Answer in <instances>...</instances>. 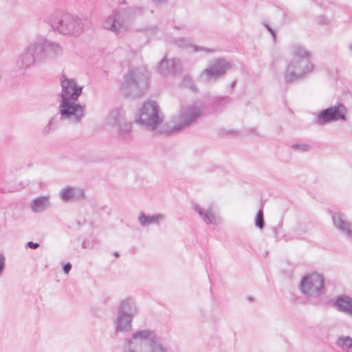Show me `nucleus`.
<instances>
[{"instance_id": "f257e3e1", "label": "nucleus", "mask_w": 352, "mask_h": 352, "mask_svg": "<svg viewBox=\"0 0 352 352\" xmlns=\"http://www.w3.org/2000/svg\"><path fill=\"white\" fill-rule=\"evenodd\" d=\"M63 52V47L58 43L40 38L24 49L16 60V66L19 69H28L48 59L55 58Z\"/></svg>"}, {"instance_id": "f03ea898", "label": "nucleus", "mask_w": 352, "mask_h": 352, "mask_svg": "<svg viewBox=\"0 0 352 352\" xmlns=\"http://www.w3.org/2000/svg\"><path fill=\"white\" fill-rule=\"evenodd\" d=\"M62 91L59 105L60 120H68L78 123L84 116L85 107L78 103L82 94V87L78 86L74 79L63 76Z\"/></svg>"}, {"instance_id": "7ed1b4c3", "label": "nucleus", "mask_w": 352, "mask_h": 352, "mask_svg": "<svg viewBox=\"0 0 352 352\" xmlns=\"http://www.w3.org/2000/svg\"><path fill=\"white\" fill-rule=\"evenodd\" d=\"M123 352H167V349L157 341L154 331L138 330L124 339Z\"/></svg>"}, {"instance_id": "20e7f679", "label": "nucleus", "mask_w": 352, "mask_h": 352, "mask_svg": "<svg viewBox=\"0 0 352 352\" xmlns=\"http://www.w3.org/2000/svg\"><path fill=\"white\" fill-rule=\"evenodd\" d=\"M149 80L150 75L145 68L131 69L123 76L120 92L126 98H139L146 91Z\"/></svg>"}, {"instance_id": "39448f33", "label": "nucleus", "mask_w": 352, "mask_h": 352, "mask_svg": "<svg viewBox=\"0 0 352 352\" xmlns=\"http://www.w3.org/2000/svg\"><path fill=\"white\" fill-rule=\"evenodd\" d=\"M51 28L63 35L79 36L83 32L84 25L81 19L62 10H55L47 17Z\"/></svg>"}, {"instance_id": "423d86ee", "label": "nucleus", "mask_w": 352, "mask_h": 352, "mask_svg": "<svg viewBox=\"0 0 352 352\" xmlns=\"http://www.w3.org/2000/svg\"><path fill=\"white\" fill-rule=\"evenodd\" d=\"M294 57L285 72L286 84L293 82L310 73L314 65L311 63L310 53L300 45L294 46Z\"/></svg>"}, {"instance_id": "0eeeda50", "label": "nucleus", "mask_w": 352, "mask_h": 352, "mask_svg": "<svg viewBox=\"0 0 352 352\" xmlns=\"http://www.w3.org/2000/svg\"><path fill=\"white\" fill-rule=\"evenodd\" d=\"M145 10L142 6L127 7L115 10L112 14L103 22L104 29L111 30L117 35L128 30L131 22L138 16L144 14Z\"/></svg>"}, {"instance_id": "6e6552de", "label": "nucleus", "mask_w": 352, "mask_h": 352, "mask_svg": "<svg viewBox=\"0 0 352 352\" xmlns=\"http://www.w3.org/2000/svg\"><path fill=\"white\" fill-rule=\"evenodd\" d=\"M138 312L136 302L132 298L122 300L118 308L117 318L114 320L116 332H129L132 321Z\"/></svg>"}, {"instance_id": "1a4fd4ad", "label": "nucleus", "mask_w": 352, "mask_h": 352, "mask_svg": "<svg viewBox=\"0 0 352 352\" xmlns=\"http://www.w3.org/2000/svg\"><path fill=\"white\" fill-rule=\"evenodd\" d=\"M163 120L156 102L148 100L140 108L136 122L146 129L153 131L162 123Z\"/></svg>"}, {"instance_id": "9d476101", "label": "nucleus", "mask_w": 352, "mask_h": 352, "mask_svg": "<svg viewBox=\"0 0 352 352\" xmlns=\"http://www.w3.org/2000/svg\"><path fill=\"white\" fill-rule=\"evenodd\" d=\"M299 289L307 297L320 296L324 293V280L322 276L318 273L303 276L300 281Z\"/></svg>"}, {"instance_id": "9b49d317", "label": "nucleus", "mask_w": 352, "mask_h": 352, "mask_svg": "<svg viewBox=\"0 0 352 352\" xmlns=\"http://www.w3.org/2000/svg\"><path fill=\"white\" fill-rule=\"evenodd\" d=\"M204 106L197 104L182 106L177 118V122L172 131H179L188 127L195 122L203 113Z\"/></svg>"}, {"instance_id": "f8f14e48", "label": "nucleus", "mask_w": 352, "mask_h": 352, "mask_svg": "<svg viewBox=\"0 0 352 352\" xmlns=\"http://www.w3.org/2000/svg\"><path fill=\"white\" fill-rule=\"evenodd\" d=\"M232 68V65L229 60L224 58H217L210 61L208 67L202 71L201 76L207 82L217 81Z\"/></svg>"}, {"instance_id": "ddd939ff", "label": "nucleus", "mask_w": 352, "mask_h": 352, "mask_svg": "<svg viewBox=\"0 0 352 352\" xmlns=\"http://www.w3.org/2000/svg\"><path fill=\"white\" fill-rule=\"evenodd\" d=\"M347 109L345 106L338 102L336 105L321 110L316 114L315 122L324 126L338 120H346Z\"/></svg>"}, {"instance_id": "4468645a", "label": "nucleus", "mask_w": 352, "mask_h": 352, "mask_svg": "<svg viewBox=\"0 0 352 352\" xmlns=\"http://www.w3.org/2000/svg\"><path fill=\"white\" fill-rule=\"evenodd\" d=\"M59 197L64 202H77L84 199L85 195L81 188L67 186L60 191Z\"/></svg>"}, {"instance_id": "2eb2a0df", "label": "nucleus", "mask_w": 352, "mask_h": 352, "mask_svg": "<svg viewBox=\"0 0 352 352\" xmlns=\"http://www.w3.org/2000/svg\"><path fill=\"white\" fill-rule=\"evenodd\" d=\"M180 68L181 61L179 59L173 58L169 61L164 58L160 63L158 72L164 76H175L179 72Z\"/></svg>"}, {"instance_id": "dca6fc26", "label": "nucleus", "mask_w": 352, "mask_h": 352, "mask_svg": "<svg viewBox=\"0 0 352 352\" xmlns=\"http://www.w3.org/2000/svg\"><path fill=\"white\" fill-rule=\"evenodd\" d=\"M333 225L342 232H345L352 238V225L344 219V216L340 212H331Z\"/></svg>"}, {"instance_id": "f3484780", "label": "nucleus", "mask_w": 352, "mask_h": 352, "mask_svg": "<svg viewBox=\"0 0 352 352\" xmlns=\"http://www.w3.org/2000/svg\"><path fill=\"white\" fill-rule=\"evenodd\" d=\"M333 305L338 311L352 316V298L346 295L338 296L333 302Z\"/></svg>"}, {"instance_id": "a211bd4d", "label": "nucleus", "mask_w": 352, "mask_h": 352, "mask_svg": "<svg viewBox=\"0 0 352 352\" xmlns=\"http://www.w3.org/2000/svg\"><path fill=\"white\" fill-rule=\"evenodd\" d=\"M192 208L199 214L204 222L207 224L217 223L216 217L212 212V208L211 206L205 211L199 205L194 204L192 205Z\"/></svg>"}, {"instance_id": "6ab92c4d", "label": "nucleus", "mask_w": 352, "mask_h": 352, "mask_svg": "<svg viewBox=\"0 0 352 352\" xmlns=\"http://www.w3.org/2000/svg\"><path fill=\"white\" fill-rule=\"evenodd\" d=\"M192 208L199 214L204 222L207 224L217 223L216 217L212 212V208L211 206L205 211L199 205L194 204L192 205Z\"/></svg>"}, {"instance_id": "aec40b11", "label": "nucleus", "mask_w": 352, "mask_h": 352, "mask_svg": "<svg viewBox=\"0 0 352 352\" xmlns=\"http://www.w3.org/2000/svg\"><path fill=\"white\" fill-rule=\"evenodd\" d=\"M124 111L122 108H116L113 109L107 118V122L114 126L120 125L125 121L124 116Z\"/></svg>"}, {"instance_id": "412c9836", "label": "nucleus", "mask_w": 352, "mask_h": 352, "mask_svg": "<svg viewBox=\"0 0 352 352\" xmlns=\"http://www.w3.org/2000/svg\"><path fill=\"white\" fill-rule=\"evenodd\" d=\"M164 219V216L160 213L153 215H146L144 212H141L138 217V221L143 227L147 226L152 223L159 224L160 221Z\"/></svg>"}, {"instance_id": "4be33fe9", "label": "nucleus", "mask_w": 352, "mask_h": 352, "mask_svg": "<svg viewBox=\"0 0 352 352\" xmlns=\"http://www.w3.org/2000/svg\"><path fill=\"white\" fill-rule=\"evenodd\" d=\"M175 44L182 48H187V47H191L195 52H205L207 53H211L214 52V50L205 47H199L198 45H192L190 44L188 41L185 38H175Z\"/></svg>"}, {"instance_id": "5701e85b", "label": "nucleus", "mask_w": 352, "mask_h": 352, "mask_svg": "<svg viewBox=\"0 0 352 352\" xmlns=\"http://www.w3.org/2000/svg\"><path fill=\"white\" fill-rule=\"evenodd\" d=\"M206 102L217 109L222 107L226 104L230 103L232 98L228 96H207L205 98Z\"/></svg>"}, {"instance_id": "b1692460", "label": "nucleus", "mask_w": 352, "mask_h": 352, "mask_svg": "<svg viewBox=\"0 0 352 352\" xmlns=\"http://www.w3.org/2000/svg\"><path fill=\"white\" fill-rule=\"evenodd\" d=\"M49 206V199L45 196H40L31 202V208L34 212H41Z\"/></svg>"}, {"instance_id": "393cba45", "label": "nucleus", "mask_w": 352, "mask_h": 352, "mask_svg": "<svg viewBox=\"0 0 352 352\" xmlns=\"http://www.w3.org/2000/svg\"><path fill=\"white\" fill-rule=\"evenodd\" d=\"M118 128V136L120 139L125 140L129 138L131 131V124L124 121L120 125L116 126Z\"/></svg>"}, {"instance_id": "a878e982", "label": "nucleus", "mask_w": 352, "mask_h": 352, "mask_svg": "<svg viewBox=\"0 0 352 352\" xmlns=\"http://www.w3.org/2000/svg\"><path fill=\"white\" fill-rule=\"evenodd\" d=\"M336 344L346 352H352V338L349 336H340Z\"/></svg>"}, {"instance_id": "bb28decb", "label": "nucleus", "mask_w": 352, "mask_h": 352, "mask_svg": "<svg viewBox=\"0 0 352 352\" xmlns=\"http://www.w3.org/2000/svg\"><path fill=\"white\" fill-rule=\"evenodd\" d=\"M60 117L58 114L54 116L49 120L48 124L43 128V134L46 135L50 133L51 131L56 129L58 127V122Z\"/></svg>"}, {"instance_id": "cd10ccee", "label": "nucleus", "mask_w": 352, "mask_h": 352, "mask_svg": "<svg viewBox=\"0 0 352 352\" xmlns=\"http://www.w3.org/2000/svg\"><path fill=\"white\" fill-rule=\"evenodd\" d=\"M254 224L260 230H262L265 226L263 211L261 208L259 209L256 213L254 219Z\"/></svg>"}, {"instance_id": "c85d7f7f", "label": "nucleus", "mask_w": 352, "mask_h": 352, "mask_svg": "<svg viewBox=\"0 0 352 352\" xmlns=\"http://www.w3.org/2000/svg\"><path fill=\"white\" fill-rule=\"evenodd\" d=\"M290 148L294 151H298L299 152H307L311 150V146L307 144H293Z\"/></svg>"}, {"instance_id": "c756f323", "label": "nucleus", "mask_w": 352, "mask_h": 352, "mask_svg": "<svg viewBox=\"0 0 352 352\" xmlns=\"http://www.w3.org/2000/svg\"><path fill=\"white\" fill-rule=\"evenodd\" d=\"M263 26L266 28V30L270 33L272 37L273 38L274 42L276 41V31L270 25L267 21H263Z\"/></svg>"}, {"instance_id": "7c9ffc66", "label": "nucleus", "mask_w": 352, "mask_h": 352, "mask_svg": "<svg viewBox=\"0 0 352 352\" xmlns=\"http://www.w3.org/2000/svg\"><path fill=\"white\" fill-rule=\"evenodd\" d=\"M6 266V259L3 254L0 253V276H1Z\"/></svg>"}, {"instance_id": "2f4dec72", "label": "nucleus", "mask_w": 352, "mask_h": 352, "mask_svg": "<svg viewBox=\"0 0 352 352\" xmlns=\"http://www.w3.org/2000/svg\"><path fill=\"white\" fill-rule=\"evenodd\" d=\"M72 268L70 263H66L63 265V271L65 274H68Z\"/></svg>"}, {"instance_id": "473e14b6", "label": "nucleus", "mask_w": 352, "mask_h": 352, "mask_svg": "<svg viewBox=\"0 0 352 352\" xmlns=\"http://www.w3.org/2000/svg\"><path fill=\"white\" fill-rule=\"evenodd\" d=\"M318 23L320 25H327L329 20L324 16H319L318 17Z\"/></svg>"}, {"instance_id": "72a5a7b5", "label": "nucleus", "mask_w": 352, "mask_h": 352, "mask_svg": "<svg viewBox=\"0 0 352 352\" xmlns=\"http://www.w3.org/2000/svg\"><path fill=\"white\" fill-rule=\"evenodd\" d=\"M39 243H34L33 241H28L26 244V246L30 249L35 250L39 247Z\"/></svg>"}, {"instance_id": "f704fd0d", "label": "nucleus", "mask_w": 352, "mask_h": 352, "mask_svg": "<svg viewBox=\"0 0 352 352\" xmlns=\"http://www.w3.org/2000/svg\"><path fill=\"white\" fill-rule=\"evenodd\" d=\"M143 31L144 32H151L152 34H155L157 31V28L156 26H151V27H146L143 29Z\"/></svg>"}, {"instance_id": "c9c22d12", "label": "nucleus", "mask_w": 352, "mask_h": 352, "mask_svg": "<svg viewBox=\"0 0 352 352\" xmlns=\"http://www.w3.org/2000/svg\"><path fill=\"white\" fill-rule=\"evenodd\" d=\"M82 247L84 248V249H87V248H93V245L90 243V242L89 241H86L85 240L82 243Z\"/></svg>"}, {"instance_id": "e433bc0d", "label": "nucleus", "mask_w": 352, "mask_h": 352, "mask_svg": "<svg viewBox=\"0 0 352 352\" xmlns=\"http://www.w3.org/2000/svg\"><path fill=\"white\" fill-rule=\"evenodd\" d=\"M248 133L250 134L255 133L256 135H258V134L256 133V130L254 128H250L248 129Z\"/></svg>"}, {"instance_id": "4c0bfd02", "label": "nucleus", "mask_w": 352, "mask_h": 352, "mask_svg": "<svg viewBox=\"0 0 352 352\" xmlns=\"http://www.w3.org/2000/svg\"><path fill=\"white\" fill-rule=\"evenodd\" d=\"M153 2L157 5V4H160V5H162V4H164L166 3V0H153Z\"/></svg>"}, {"instance_id": "58836bf2", "label": "nucleus", "mask_w": 352, "mask_h": 352, "mask_svg": "<svg viewBox=\"0 0 352 352\" xmlns=\"http://www.w3.org/2000/svg\"><path fill=\"white\" fill-rule=\"evenodd\" d=\"M236 85V80H233L231 84H230V88H231V90L233 91L234 89L235 88V86Z\"/></svg>"}, {"instance_id": "ea45409f", "label": "nucleus", "mask_w": 352, "mask_h": 352, "mask_svg": "<svg viewBox=\"0 0 352 352\" xmlns=\"http://www.w3.org/2000/svg\"><path fill=\"white\" fill-rule=\"evenodd\" d=\"M190 89L195 91V92H197V87L195 86V85L192 82V85L190 86Z\"/></svg>"}, {"instance_id": "a19ab883", "label": "nucleus", "mask_w": 352, "mask_h": 352, "mask_svg": "<svg viewBox=\"0 0 352 352\" xmlns=\"http://www.w3.org/2000/svg\"><path fill=\"white\" fill-rule=\"evenodd\" d=\"M113 254L116 257H119V256H120V254L118 252H115Z\"/></svg>"}, {"instance_id": "79ce46f5", "label": "nucleus", "mask_w": 352, "mask_h": 352, "mask_svg": "<svg viewBox=\"0 0 352 352\" xmlns=\"http://www.w3.org/2000/svg\"><path fill=\"white\" fill-rule=\"evenodd\" d=\"M121 3H126V1H125V0H122V1L121 2Z\"/></svg>"}, {"instance_id": "37998d69", "label": "nucleus", "mask_w": 352, "mask_h": 352, "mask_svg": "<svg viewBox=\"0 0 352 352\" xmlns=\"http://www.w3.org/2000/svg\"><path fill=\"white\" fill-rule=\"evenodd\" d=\"M249 300H252V297H249Z\"/></svg>"}, {"instance_id": "c03bdc74", "label": "nucleus", "mask_w": 352, "mask_h": 352, "mask_svg": "<svg viewBox=\"0 0 352 352\" xmlns=\"http://www.w3.org/2000/svg\"><path fill=\"white\" fill-rule=\"evenodd\" d=\"M283 15H284L285 16H286V15H287V14H286V13H285V12H284V13H283Z\"/></svg>"}, {"instance_id": "a18cd8bd", "label": "nucleus", "mask_w": 352, "mask_h": 352, "mask_svg": "<svg viewBox=\"0 0 352 352\" xmlns=\"http://www.w3.org/2000/svg\"><path fill=\"white\" fill-rule=\"evenodd\" d=\"M350 50H352V45L350 46Z\"/></svg>"}]
</instances>
